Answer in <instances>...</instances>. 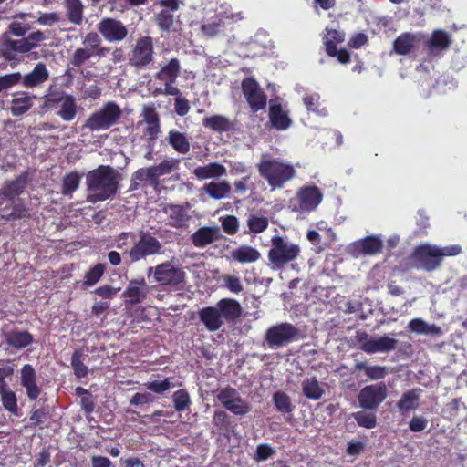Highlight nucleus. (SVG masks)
Returning <instances> with one entry per match:
<instances>
[{
	"label": "nucleus",
	"instance_id": "obj_1",
	"mask_svg": "<svg viewBox=\"0 0 467 467\" xmlns=\"http://www.w3.org/2000/svg\"><path fill=\"white\" fill-rule=\"evenodd\" d=\"M31 181L28 171L13 180H6L0 188V220L15 222L30 218V210L20 198Z\"/></svg>",
	"mask_w": 467,
	"mask_h": 467
},
{
	"label": "nucleus",
	"instance_id": "obj_2",
	"mask_svg": "<svg viewBox=\"0 0 467 467\" xmlns=\"http://www.w3.org/2000/svg\"><path fill=\"white\" fill-rule=\"evenodd\" d=\"M121 174L109 165H99L86 176L88 201L96 203L113 198L119 191Z\"/></svg>",
	"mask_w": 467,
	"mask_h": 467
},
{
	"label": "nucleus",
	"instance_id": "obj_3",
	"mask_svg": "<svg viewBox=\"0 0 467 467\" xmlns=\"http://www.w3.org/2000/svg\"><path fill=\"white\" fill-rule=\"evenodd\" d=\"M241 304L234 298H222L213 306H204L198 311L201 323L209 332L218 331L224 322L235 324L242 317Z\"/></svg>",
	"mask_w": 467,
	"mask_h": 467
},
{
	"label": "nucleus",
	"instance_id": "obj_4",
	"mask_svg": "<svg viewBox=\"0 0 467 467\" xmlns=\"http://www.w3.org/2000/svg\"><path fill=\"white\" fill-rule=\"evenodd\" d=\"M260 176L273 189H281L296 174L295 167L277 158H264L257 164Z\"/></svg>",
	"mask_w": 467,
	"mask_h": 467
},
{
	"label": "nucleus",
	"instance_id": "obj_5",
	"mask_svg": "<svg viewBox=\"0 0 467 467\" xmlns=\"http://www.w3.org/2000/svg\"><path fill=\"white\" fill-rule=\"evenodd\" d=\"M43 112L56 110V115L65 122H71L78 115V104L73 95L64 91H55L43 97L40 105Z\"/></svg>",
	"mask_w": 467,
	"mask_h": 467
},
{
	"label": "nucleus",
	"instance_id": "obj_6",
	"mask_svg": "<svg viewBox=\"0 0 467 467\" xmlns=\"http://www.w3.org/2000/svg\"><path fill=\"white\" fill-rule=\"evenodd\" d=\"M441 265L439 254V247L429 244L416 246L411 254L407 258L404 271L411 269H423L432 272Z\"/></svg>",
	"mask_w": 467,
	"mask_h": 467
},
{
	"label": "nucleus",
	"instance_id": "obj_7",
	"mask_svg": "<svg viewBox=\"0 0 467 467\" xmlns=\"http://www.w3.org/2000/svg\"><path fill=\"white\" fill-rule=\"evenodd\" d=\"M271 244L272 246L268 251L267 257L272 265V268L275 270L284 268L300 254L299 245L287 242L282 236H273Z\"/></svg>",
	"mask_w": 467,
	"mask_h": 467
},
{
	"label": "nucleus",
	"instance_id": "obj_8",
	"mask_svg": "<svg viewBox=\"0 0 467 467\" xmlns=\"http://www.w3.org/2000/svg\"><path fill=\"white\" fill-rule=\"evenodd\" d=\"M122 110L114 101H109L94 111L87 119L84 128L91 131L106 130L116 125L120 119Z\"/></svg>",
	"mask_w": 467,
	"mask_h": 467
},
{
	"label": "nucleus",
	"instance_id": "obj_9",
	"mask_svg": "<svg viewBox=\"0 0 467 467\" xmlns=\"http://www.w3.org/2000/svg\"><path fill=\"white\" fill-rule=\"evenodd\" d=\"M151 275L153 281L162 286L178 287L186 282L185 271L182 267L174 265L171 261L149 267L147 276L150 278Z\"/></svg>",
	"mask_w": 467,
	"mask_h": 467
},
{
	"label": "nucleus",
	"instance_id": "obj_10",
	"mask_svg": "<svg viewBox=\"0 0 467 467\" xmlns=\"http://www.w3.org/2000/svg\"><path fill=\"white\" fill-rule=\"evenodd\" d=\"M304 333L288 322L271 326L265 334V341L268 348L276 349L289 343L304 338Z\"/></svg>",
	"mask_w": 467,
	"mask_h": 467
},
{
	"label": "nucleus",
	"instance_id": "obj_11",
	"mask_svg": "<svg viewBox=\"0 0 467 467\" xmlns=\"http://www.w3.org/2000/svg\"><path fill=\"white\" fill-rule=\"evenodd\" d=\"M162 247L161 243L155 236L148 232L140 231L139 240L123 254L129 257L130 263H137L149 256L161 254Z\"/></svg>",
	"mask_w": 467,
	"mask_h": 467
},
{
	"label": "nucleus",
	"instance_id": "obj_12",
	"mask_svg": "<svg viewBox=\"0 0 467 467\" xmlns=\"http://www.w3.org/2000/svg\"><path fill=\"white\" fill-rule=\"evenodd\" d=\"M216 399L225 410L236 416H244L252 410L249 402L241 397L236 389L231 386L219 389Z\"/></svg>",
	"mask_w": 467,
	"mask_h": 467
},
{
	"label": "nucleus",
	"instance_id": "obj_13",
	"mask_svg": "<svg viewBox=\"0 0 467 467\" xmlns=\"http://www.w3.org/2000/svg\"><path fill=\"white\" fill-rule=\"evenodd\" d=\"M355 340L359 345V348L367 354L388 353L398 347V340L395 338L388 336L373 338L368 332L363 330L356 332Z\"/></svg>",
	"mask_w": 467,
	"mask_h": 467
},
{
	"label": "nucleus",
	"instance_id": "obj_14",
	"mask_svg": "<svg viewBox=\"0 0 467 467\" xmlns=\"http://www.w3.org/2000/svg\"><path fill=\"white\" fill-rule=\"evenodd\" d=\"M153 39L140 36L129 54V64L137 69L148 67L153 61Z\"/></svg>",
	"mask_w": 467,
	"mask_h": 467
},
{
	"label": "nucleus",
	"instance_id": "obj_15",
	"mask_svg": "<svg viewBox=\"0 0 467 467\" xmlns=\"http://www.w3.org/2000/svg\"><path fill=\"white\" fill-rule=\"evenodd\" d=\"M388 390L384 382L368 385L358 395L359 407L366 410H376L387 398Z\"/></svg>",
	"mask_w": 467,
	"mask_h": 467
},
{
	"label": "nucleus",
	"instance_id": "obj_16",
	"mask_svg": "<svg viewBox=\"0 0 467 467\" xmlns=\"http://www.w3.org/2000/svg\"><path fill=\"white\" fill-rule=\"evenodd\" d=\"M241 89L252 112L256 113L265 109L267 96L254 78H244L241 83Z\"/></svg>",
	"mask_w": 467,
	"mask_h": 467
},
{
	"label": "nucleus",
	"instance_id": "obj_17",
	"mask_svg": "<svg viewBox=\"0 0 467 467\" xmlns=\"http://www.w3.org/2000/svg\"><path fill=\"white\" fill-rule=\"evenodd\" d=\"M97 30L109 43L121 42L129 34L127 26L120 20L113 17H103L97 24Z\"/></svg>",
	"mask_w": 467,
	"mask_h": 467
},
{
	"label": "nucleus",
	"instance_id": "obj_18",
	"mask_svg": "<svg viewBox=\"0 0 467 467\" xmlns=\"http://www.w3.org/2000/svg\"><path fill=\"white\" fill-rule=\"evenodd\" d=\"M99 34V32H89L85 36L82 41L84 47L77 48L71 57L70 63L73 67H79L93 57V52L101 44Z\"/></svg>",
	"mask_w": 467,
	"mask_h": 467
},
{
	"label": "nucleus",
	"instance_id": "obj_19",
	"mask_svg": "<svg viewBox=\"0 0 467 467\" xmlns=\"http://www.w3.org/2000/svg\"><path fill=\"white\" fill-rule=\"evenodd\" d=\"M299 208L303 212L314 211L323 200V194L316 185L305 186L296 193Z\"/></svg>",
	"mask_w": 467,
	"mask_h": 467
},
{
	"label": "nucleus",
	"instance_id": "obj_20",
	"mask_svg": "<svg viewBox=\"0 0 467 467\" xmlns=\"http://www.w3.org/2000/svg\"><path fill=\"white\" fill-rule=\"evenodd\" d=\"M36 372L32 365L25 364L21 368V385L26 389L29 400H35L41 394V388L36 383Z\"/></svg>",
	"mask_w": 467,
	"mask_h": 467
},
{
	"label": "nucleus",
	"instance_id": "obj_21",
	"mask_svg": "<svg viewBox=\"0 0 467 467\" xmlns=\"http://www.w3.org/2000/svg\"><path fill=\"white\" fill-rule=\"evenodd\" d=\"M148 290L144 278L131 280L122 296L126 299V304L137 305L143 302L147 297Z\"/></svg>",
	"mask_w": 467,
	"mask_h": 467
},
{
	"label": "nucleus",
	"instance_id": "obj_22",
	"mask_svg": "<svg viewBox=\"0 0 467 467\" xmlns=\"http://www.w3.org/2000/svg\"><path fill=\"white\" fill-rule=\"evenodd\" d=\"M222 237L216 226H202L191 235L192 244L197 248H203Z\"/></svg>",
	"mask_w": 467,
	"mask_h": 467
},
{
	"label": "nucleus",
	"instance_id": "obj_23",
	"mask_svg": "<svg viewBox=\"0 0 467 467\" xmlns=\"http://www.w3.org/2000/svg\"><path fill=\"white\" fill-rule=\"evenodd\" d=\"M383 249V242L378 236H367L354 244L355 255H374Z\"/></svg>",
	"mask_w": 467,
	"mask_h": 467
},
{
	"label": "nucleus",
	"instance_id": "obj_24",
	"mask_svg": "<svg viewBox=\"0 0 467 467\" xmlns=\"http://www.w3.org/2000/svg\"><path fill=\"white\" fill-rule=\"evenodd\" d=\"M161 211L171 220L168 224L174 228L185 226L190 220V216L182 205L165 203L162 205Z\"/></svg>",
	"mask_w": 467,
	"mask_h": 467
},
{
	"label": "nucleus",
	"instance_id": "obj_25",
	"mask_svg": "<svg viewBox=\"0 0 467 467\" xmlns=\"http://www.w3.org/2000/svg\"><path fill=\"white\" fill-rule=\"evenodd\" d=\"M421 34L405 32L400 34L393 41V52L398 55H409L415 47L416 44L421 40Z\"/></svg>",
	"mask_w": 467,
	"mask_h": 467
},
{
	"label": "nucleus",
	"instance_id": "obj_26",
	"mask_svg": "<svg viewBox=\"0 0 467 467\" xmlns=\"http://www.w3.org/2000/svg\"><path fill=\"white\" fill-rule=\"evenodd\" d=\"M269 121L272 127L277 130H285L292 124L288 112L283 109L280 103H274L273 101H271L269 107Z\"/></svg>",
	"mask_w": 467,
	"mask_h": 467
},
{
	"label": "nucleus",
	"instance_id": "obj_27",
	"mask_svg": "<svg viewBox=\"0 0 467 467\" xmlns=\"http://www.w3.org/2000/svg\"><path fill=\"white\" fill-rule=\"evenodd\" d=\"M48 78L49 73L46 65L42 62H39L35 66L31 72L22 76L21 83L27 88H33L45 83Z\"/></svg>",
	"mask_w": 467,
	"mask_h": 467
},
{
	"label": "nucleus",
	"instance_id": "obj_28",
	"mask_svg": "<svg viewBox=\"0 0 467 467\" xmlns=\"http://www.w3.org/2000/svg\"><path fill=\"white\" fill-rule=\"evenodd\" d=\"M142 182H148L153 188L160 185V180L157 178L153 166L138 169L131 176L130 190H138Z\"/></svg>",
	"mask_w": 467,
	"mask_h": 467
},
{
	"label": "nucleus",
	"instance_id": "obj_29",
	"mask_svg": "<svg viewBox=\"0 0 467 467\" xmlns=\"http://www.w3.org/2000/svg\"><path fill=\"white\" fill-rule=\"evenodd\" d=\"M5 342L16 349H22L30 346L34 337L31 333L26 330L13 329L9 332L4 333Z\"/></svg>",
	"mask_w": 467,
	"mask_h": 467
},
{
	"label": "nucleus",
	"instance_id": "obj_30",
	"mask_svg": "<svg viewBox=\"0 0 467 467\" xmlns=\"http://www.w3.org/2000/svg\"><path fill=\"white\" fill-rule=\"evenodd\" d=\"M168 144L179 154L185 155L191 150L190 140L185 132L172 129L166 137Z\"/></svg>",
	"mask_w": 467,
	"mask_h": 467
},
{
	"label": "nucleus",
	"instance_id": "obj_31",
	"mask_svg": "<svg viewBox=\"0 0 467 467\" xmlns=\"http://www.w3.org/2000/svg\"><path fill=\"white\" fill-rule=\"evenodd\" d=\"M261 257L260 252L248 244H243L234 249L231 258L240 264H251L258 261Z\"/></svg>",
	"mask_w": 467,
	"mask_h": 467
},
{
	"label": "nucleus",
	"instance_id": "obj_32",
	"mask_svg": "<svg viewBox=\"0 0 467 467\" xmlns=\"http://www.w3.org/2000/svg\"><path fill=\"white\" fill-rule=\"evenodd\" d=\"M33 98L26 92L16 93L11 101V114L14 117H19L26 113L33 106Z\"/></svg>",
	"mask_w": 467,
	"mask_h": 467
},
{
	"label": "nucleus",
	"instance_id": "obj_33",
	"mask_svg": "<svg viewBox=\"0 0 467 467\" xmlns=\"http://www.w3.org/2000/svg\"><path fill=\"white\" fill-rule=\"evenodd\" d=\"M421 392L422 390L420 389H412L404 392L400 400L397 402V408L399 410L402 414H405L418 409Z\"/></svg>",
	"mask_w": 467,
	"mask_h": 467
},
{
	"label": "nucleus",
	"instance_id": "obj_34",
	"mask_svg": "<svg viewBox=\"0 0 467 467\" xmlns=\"http://www.w3.org/2000/svg\"><path fill=\"white\" fill-rule=\"evenodd\" d=\"M202 125L214 132H226L234 129V124L225 116L213 115L202 119Z\"/></svg>",
	"mask_w": 467,
	"mask_h": 467
},
{
	"label": "nucleus",
	"instance_id": "obj_35",
	"mask_svg": "<svg viewBox=\"0 0 467 467\" xmlns=\"http://www.w3.org/2000/svg\"><path fill=\"white\" fill-rule=\"evenodd\" d=\"M193 174L199 180L219 178L226 174V168L219 162H211L205 166H198Z\"/></svg>",
	"mask_w": 467,
	"mask_h": 467
},
{
	"label": "nucleus",
	"instance_id": "obj_36",
	"mask_svg": "<svg viewBox=\"0 0 467 467\" xmlns=\"http://www.w3.org/2000/svg\"><path fill=\"white\" fill-rule=\"evenodd\" d=\"M67 20L76 26L83 22L84 5L81 0H63Z\"/></svg>",
	"mask_w": 467,
	"mask_h": 467
},
{
	"label": "nucleus",
	"instance_id": "obj_37",
	"mask_svg": "<svg viewBox=\"0 0 467 467\" xmlns=\"http://www.w3.org/2000/svg\"><path fill=\"white\" fill-rule=\"evenodd\" d=\"M345 41V34L336 29L327 27L326 34L323 36V43L327 56L334 57L336 54V47L337 44Z\"/></svg>",
	"mask_w": 467,
	"mask_h": 467
},
{
	"label": "nucleus",
	"instance_id": "obj_38",
	"mask_svg": "<svg viewBox=\"0 0 467 467\" xmlns=\"http://www.w3.org/2000/svg\"><path fill=\"white\" fill-rule=\"evenodd\" d=\"M202 190L213 200L226 198L231 193V185L227 181L211 182L206 183Z\"/></svg>",
	"mask_w": 467,
	"mask_h": 467
},
{
	"label": "nucleus",
	"instance_id": "obj_39",
	"mask_svg": "<svg viewBox=\"0 0 467 467\" xmlns=\"http://www.w3.org/2000/svg\"><path fill=\"white\" fill-rule=\"evenodd\" d=\"M181 65L178 58H171L168 64L162 67L155 75L161 81L176 82L180 75Z\"/></svg>",
	"mask_w": 467,
	"mask_h": 467
},
{
	"label": "nucleus",
	"instance_id": "obj_40",
	"mask_svg": "<svg viewBox=\"0 0 467 467\" xmlns=\"http://www.w3.org/2000/svg\"><path fill=\"white\" fill-rule=\"evenodd\" d=\"M303 395L312 400H318L325 393L316 377L306 378L302 381Z\"/></svg>",
	"mask_w": 467,
	"mask_h": 467
},
{
	"label": "nucleus",
	"instance_id": "obj_41",
	"mask_svg": "<svg viewBox=\"0 0 467 467\" xmlns=\"http://www.w3.org/2000/svg\"><path fill=\"white\" fill-rule=\"evenodd\" d=\"M451 41L449 35L443 30H435L431 38L426 42V47L431 52L447 49Z\"/></svg>",
	"mask_w": 467,
	"mask_h": 467
},
{
	"label": "nucleus",
	"instance_id": "obj_42",
	"mask_svg": "<svg viewBox=\"0 0 467 467\" xmlns=\"http://www.w3.org/2000/svg\"><path fill=\"white\" fill-rule=\"evenodd\" d=\"M213 423L224 436H229L234 431L231 416L224 410H215L213 417Z\"/></svg>",
	"mask_w": 467,
	"mask_h": 467
},
{
	"label": "nucleus",
	"instance_id": "obj_43",
	"mask_svg": "<svg viewBox=\"0 0 467 467\" xmlns=\"http://www.w3.org/2000/svg\"><path fill=\"white\" fill-rule=\"evenodd\" d=\"M354 370H363L365 375L371 380L384 379L388 375V368L385 366L374 365L368 366L365 362H357Z\"/></svg>",
	"mask_w": 467,
	"mask_h": 467
},
{
	"label": "nucleus",
	"instance_id": "obj_44",
	"mask_svg": "<svg viewBox=\"0 0 467 467\" xmlns=\"http://www.w3.org/2000/svg\"><path fill=\"white\" fill-rule=\"evenodd\" d=\"M80 184V175L78 171H70L62 179L61 193L64 196H72Z\"/></svg>",
	"mask_w": 467,
	"mask_h": 467
},
{
	"label": "nucleus",
	"instance_id": "obj_45",
	"mask_svg": "<svg viewBox=\"0 0 467 467\" xmlns=\"http://www.w3.org/2000/svg\"><path fill=\"white\" fill-rule=\"evenodd\" d=\"M106 271V265L98 263L92 266L84 275L82 286L88 288L96 285L103 276Z\"/></svg>",
	"mask_w": 467,
	"mask_h": 467
},
{
	"label": "nucleus",
	"instance_id": "obj_46",
	"mask_svg": "<svg viewBox=\"0 0 467 467\" xmlns=\"http://www.w3.org/2000/svg\"><path fill=\"white\" fill-rule=\"evenodd\" d=\"M84 357L85 353L83 348L75 349L71 357V367L73 368L74 375L78 379L85 378L88 373V368L82 360Z\"/></svg>",
	"mask_w": 467,
	"mask_h": 467
},
{
	"label": "nucleus",
	"instance_id": "obj_47",
	"mask_svg": "<svg viewBox=\"0 0 467 467\" xmlns=\"http://www.w3.org/2000/svg\"><path fill=\"white\" fill-rule=\"evenodd\" d=\"M273 402L276 410L281 413H291L293 411L294 407L290 397L282 390L274 393Z\"/></svg>",
	"mask_w": 467,
	"mask_h": 467
},
{
	"label": "nucleus",
	"instance_id": "obj_48",
	"mask_svg": "<svg viewBox=\"0 0 467 467\" xmlns=\"http://www.w3.org/2000/svg\"><path fill=\"white\" fill-rule=\"evenodd\" d=\"M180 163L181 160L178 158H166L158 165H154L153 168L157 178L159 179L161 176L170 174L172 171L179 170Z\"/></svg>",
	"mask_w": 467,
	"mask_h": 467
},
{
	"label": "nucleus",
	"instance_id": "obj_49",
	"mask_svg": "<svg viewBox=\"0 0 467 467\" xmlns=\"http://www.w3.org/2000/svg\"><path fill=\"white\" fill-rule=\"evenodd\" d=\"M1 402L5 410L13 415H18L17 397L16 393L9 388L0 391Z\"/></svg>",
	"mask_w": 467,
	"mask_h": 467
},
{
	"label": "nucleus",
	"instance_id": "obj_50",
	"mask_svg": "<svg viewBox=\"0 0 467 467\" xmlns=\"http://www.w3.org/2000/svg\"><path fill=\"white\" fill-rule=\"evenodd\" d=\"M224 21L216 16L207 23L202 24L201 26V31L207 37H214L222 31Z\"/></svg>",
	"mask_w": 467,
	"mask_h": 467
},
{
	"label": "nucleus",
	"instance_id": "obj_51",
	"mask_svg": "<svg viewBox=\"0 0 467 467\" xmlns=\"http://www.w3.org/2000/svg\"><path fill=\"white\" fill-rule=\"evenodd\" d=\"M352 418L358 426L366 429H373L377 425V417L375 413H367L363 410L352 413Z\"/></svg>",
	"mask_w": 467,
	"mask_h": 467
},
{
	"label": "nucleus",
	"instance_id": "obj_52",
	"mask_svg": "<svg viewBox=\"0 0 467 467\" xmlns=\"http://www.w3.org/2000/svg\"><path fill=\"white\" fill-rule=\"evenodd\" d=\"M269 221L265 216L250 215L247 219V226L250 233L257 234L267 229Z\"/></svg>",
	"mask_w": 467,
	"mask_h": 467
},
{
	"label": "nucleus",
	"instance_id": "obj_53",
	"mask_svg": "<svg viewBox=\"0 0 467 467\" xmlns=\"http://www.w3.org/2000/svg\"><path fill=\"white\" fill-rule=\"evenodd\" d=\"M172 401L176 411H185L191 404L190 395L186 389H179L173 393Z\"/></svg>",
	"mask_w": 467,
	"mask_h": 467
},
{
	"label": "nucleus",
	"instance_id": "obj_54",
	"mask_svg": "<svg viewBox=\"0 0 467 467\" xmlns=\"http://www.w3.org/2000/svg\"><path fill=\"white\" fill-rule=\"evenodd\" d=\"M22 80V74L20 72H14L0 76V93L5 92L14 86L20 83Z\"/></svg>",
	"mask_w": 467,
	"mask_h": 467
},
{
	"label": "nucleus",
	"instance_id": "obj_55",
	"mask_svg": "<svg viewBox=\"0 0 467 467\" xmlns=\"http://www.w3.org/2000/svg\"><path fill=\"white\" fill-rule=\"evenodd\" d=\"M145 388L156 394H163L173 387L172 382L169 378H165L163 380H152L144 384Z\"/></svg>",
	"mask_w": 467,
	"mask_h": 467
},
{
	"label": "nucleus",
	"instance_id": "obj_56",
	"mask_svg": "<svg viewBox=\"0 0 467 467\" xmlns=\"http://www.w3.org/2000/svg\"><path fill=\"white\" fill-rule=\"evenodd\" d=\"M222 228L223 232L229 235L237 234L239 228V221L234 215H226L221 218Z\"/></svg>",
	"mask_w": 467,
	"mask_h": 467
},
{
	"label": "nucleus",
	"instance_id": "obj_57",
	"mask_svg": "<svg viewBox=\"0 0 467 467\" xmlns=\"http://www.w3.org/2000/svg\"><path fill=\"white\" fill-rule=\"evenodd\" d=\"M157 25L162 31H170L173 26V16L167 10L161 11L157 16Z\"/></svg>",
	"mask_w": 467,
	"mask_h": 467
},
{
	"label": "nucleus",
	"instance_id": "obj_58",
	"mask_svg": "<svg viewBox=\"0 0 467 467\" xmlns=\"http://www.w3.org/2000/svg\"><path fill=\"white\" fill-rule=\"evenodd\" d=\"M48 419V412L45 408H39L33 410L29 416L30 427L35 428L40 424H43Z\"/></svg>",
	"mask_w": 467,
	"mask_h": 467
},
{
	"label": "nucleus",
	"instance_id": "obj_59",
	"mask_svg": "<svg viewBox=\"0 0 467 467\" xmlns=\"http://www.w3.org/2000/svg\"><path fill=\"white\" fill-rule=\"evenodd\" d=\"M275 453V450L267 443L259 444L256 447L254 460L257 462L266 461Z\"/></svg>",
	"mask_w": 467,
	"mask_h": 467
},
{
	"label": "nucleus",
	"instance_id": "obj_60",
	"mask_svg": "<svg viewBox=\"0 0 467 467\" xmlns=\"http://www.w3.org/2000/svg\"><path fill=\"white\" fill-rule=\"evenodd\" d=\"M8 47L19 53H26L33 49V46L28 44L26 38L18 40L8 39Z\"/></svg>",
	"mask_w": 467,
	"mask_h": 467
},
{
	"label": "nucleus",
	"instance_id": "obj_61",
	"mask_svg": "<svg viewBox=\"0 0 467 467\" xmlns=\"http://www.w3.org/2000/svg\"><path fill=\"white\" fill-rule=\"evenodd\" d=\"M190 109V102L186 98H182V95L175 98L174 110L177 115L183 117L189 112Z\"/></svg>",
	"mask_w": 467,
	"mask_h": 467
},
{
	"label": "nucleus",
	"instance_id": "obj_62",
	"mask_svg": "<svg viewBox=\"0 0 467 467\" xmlns=\"http://www.w3.org/2000/svg\"><path fill=\"white\" fill-rule=\"evenodd\" d=\"M119 290V288H115L109 285H104L97 287L93 293L104 299H112Z\"/></svg>",
	"mask_w": 467,
	"mask_h": 467
},
{
	"label": "nucleus",
	"instance_id": "obj_63",
	"mask_svg": "<svg viewBox=\"0 0 467 467\" xmlns=\"http://www.w3.org/2000/svg\"><path fill=\"white\" fill-rule=\"evenodd\" d=\"M428 426V420L423 416H414L410 423L409 428L412 432H420Z\"/></svg>",
	"mask_w": 467,
	"mask_h": 467
},
{
	"label": "nucleus",
	"instance_id": "obj_64",
	"mask_svg": "<svg viewBox=\"0 0 467 467\" xmlns=\"http://www.w3.org/2000/svg\"><path fill=\"white\" fill-rule=\"evenodd\" d=\"M80 406L85 414H90L94 411L96 402L91 393L80 399Z\"/></svg>",
	"mask_w": 467,
	"mask_h": 467
}]
</instances>
